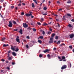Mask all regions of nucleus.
Wrapping results in <instances>:
<instances>
[{
	"label": "nucleus",
	"instance_id": "obj_1",
	"mask_svg": "<svg viewBox=\"0 0 74 74\" xmlns=\"http://www.w3.org/2000/svg\"><path fill=\"white\" fill-rule=\"evenodd\" d=\"M32 12H29V14H25L26 16H31V18H34V16H32L33 15L32 14Z\"/></svg>",
	"mask_w": 74,
	"mask_h": 74
},
{
	"label": "nucleus",
	"instance_id": "obj_2",
	"mask_svg": "<svg viewBox=\"0 0 74 74\" xmlns=\"http://www.w3.org/2000/svg\"><path fill=\"white\" fill-rule=\"evenodd\" d=\"M9 24L8 25V26L9 27H12V23L11 21H10L9 22Z\"/></svg>",
	"mask_w": 74,
	"mask_h": 74
},
{
	"label": "nucleus",
	"instance_id": "obj_3",
	"mask_svg": "<svg viewBox=\"0 0 74 74\" xmlns=\"http://www.w3.org/2000/svg\"><path fill=\"white\" fill-rule=\"evenodd\" d=\"M23 26L24 27L26 28L28 27V25L26 23H23Z\"/></svg>",
	"mask_w": 74,
	"mask_h": 74
},
{
	"label": "nucleus",
	"instance_id": "obj_4",
	"mask_svg": "<svg viewBox=\"0 0 74 74\" xmlns=\"http://www.w3.org/2000/svg\"><path fill=\"white\" fill-rule=\"evenodd\" d=\"M67 68V65H64L63 66H62L61 67L62 70H63V69H65Z\"/></svg>",
	"mask_w": 74,
	"mask_h": 74
},
{
	"label": "nucleus",
	"instance_id": "obj_5",
	"mask_svg": "<svg viewBox=\"0 0 74 74\" xmlns=\"http://www.w3.org/2000/svg\"><path fill=\"white\" fill-rule=\"evenodd\" d=\"M74 34H72L70 35H69V36H70V38H72L74 37Z\"/></svg>",
	"mask_w": 74,
	"mask_h": 74
},
{
	"label": "nucleus",
	"instance_id": "obj_6",
	"mask_svg": "<svg viewBox=\"0 0 74 74\" xmlns=\"http://www.w3.org/2000/svg\"><path fill=\"white\" fill-rule=\"evenodd\" d=\"M16 47V46H14V47H12V46L11 47V49H12L13 51H15V48Z\"/></svg>",
	"mask_w": 74,
	"mask_h": 74
},
{
	"label": "nucleus",
	"instance_id": "obj_7",
	"mask_svg": "<svg viewBox=\"0 0 74 74\" xmlns=\"http://www.w3.org/2000/svg\"><path fill=\"white\" fill-rule=\"evenodd\" d=\"M49 49H46L45 51H43V52H44V53H46V52H49Z\"/></svg>",
	"mask_w": 74,
	"mask_h": 74
},
{
	"label": "nucleus",
	"instance_id": "obj_8",
	"mask_svg": "<svg viewBox=\"0 0 74 74\" xmlns=\"http://www.w3.org/2000/svg\"><path fill=\"white\" fill-rule=\"evenodd\" d=\"M16 41L18 42V43H20V40L19 39H16Z\"/></svg>",
	"mask_w": 74,
	"mask_h": 74
},
{
	"label": "nucleus",
	"instance_id": "obj_9",
	"mask_svg": "<svg viewBox=\"0 0 74 74\" xmlns=\"http://www.w3.org/2000/svg\"><path fill=\"white\" fill-rule=\"evenodd\" d=\"M65 18L66 16H64L63 18H62L63 20H64V21H66V19Z\"/></svg>",
	"mask_w": 74,
	"mask_h": 74
},
{
	"label": "nucleus",
	"instance_id": "obj_10",
	"mask_svg": "<svg viewBox=\"0 0 74 74\" xmlns=\"http://www.w3.org/2000/svg\"><path fill=\"white\" fill-rule=\"evenodd\" d=\"M47 56L48 57V59H51V56H50V55L49 54H48L47 55Z\"/></svg>",
	"mask_w": 74,
	"mask_h": 74
},
{
	"label": "nucleus",
	"instance_id": "obj_11",
	"mask_svg": "<svg viewBox=\"0 0 74 74\" xmlns=\"http://www.w3.org/2000/svg\"><path fill=\"white\" fill-rule=\"evenodd\" d=\"M49 44H50V43H53V40H50L49 41Z\"/></svg>",
	"mask_w": 74,
	"mask_h": 74
},
{
	"label": "nucleus",
	"instance_id": "obj_12",
	"mask_svg": "<svg viewBox=\"0 0 74 74\" xmlns=\"http://www.w3.org/2000/svg\"><path fill=\"white\" fill-rule=\"evenodd\" d=\"M12 55H13V56H16V53L15 52H12Z\"/></svg>",
	"mask_w": 74,
	"mask_h": 74
},
{
	"label": "nucleus",
	"instance_id": "obj_13",
	"mask_svg": "<svg viewBox=\"0 0 74 74\" xmlns=\"http://www.w3.org/2000/svg\"><path fill=\"white\" fill-rule=\"evenodd\" d=\"M19 32L20 34H22V29H20L19 31Z\"/></svg>",
	"mask_w": 74,
	"mask_h": 74
},
{
	"label": "nucleus",
	"instance_id": "obj_14",
	"mask_svg": "<svg viewBox=\"0 0 74 74\" xmlns=\"http://www.w3.org/2000/svg\"><path fill=\"white\" fill-rule=\"evenodd\" d=\"M66 15L68 16H69V17H71V15L70 14H67Z\"/></svg>",
	"mask_w": 74,
	"mask_h": 74
},
{
	"label": "nucleus",
	"instance_id": "obj_15",
	"mask_svg": "<svg viewBox=\"0 0 74 74\" xmlns=\"http://www.w3.org/2000/svg\"><path fill=\"white\" fill-rule=\"evenodd\" d=\"M35 6L34 5V4L33 3H32V7L33 8H34Z\"/></svg>",
	"mask_w": 74,
	"mask_h": 74
},
{
	"label": "nucleus",
	"instance_id": "obj_16",
	"mask_svg": "<svg viewBox=\"0 0 74 74\" xmlns=\"http://www.w3.org/2000/svg\"><path fill=\"white\" fill-rule=\"evenodd\" d=\"M60 40H58V42H57V44L58 45V44H60Z\"/></svg>",
	"mask_w": 74,
	"mask_h": 74
},
{
	"label": "nucleus",
	"instance_id": "obj_17",
	"mask_svg": "<svg viewBox=\"0 0 74 74\" xmlns=\"http://www.w3.org/2000/svg\"><path fill=\"white\" fill-rule=\"evenodd\" d=\"M3 5L4 7H5V6L7 5V3H6V2L4 3L3 4Z\"/></svg>",
	"mask_w": 74,
	"mask_h": 74
},
{
	"label": "nucleus",
	"instance_id": "obj_18",
	"mask_svg": "<svg viewBox=\"0 0 74 74\" xmlns=\"http://www.w3.org/2000/svg\"><path fill=\"white\" fill-rule=\"evenodd\" d=\"M62 45H64V46H65V44L64 43H62V44H61L59 46L61 47L62 46Z\"/></svg>",
	"mask_w": 74,
	"mask_h": 74
},
{
	"label": "nucleus",
	"instance_id": "obj_19",
	"mask_svg": "<svg viewBox=\"0 0 74 74\" xmlns=\"http://www.w3.org/2000/svg\"><path fill=\"white\" fill-rule=\"evenodd\" d=\"M38 42H39V43H40V44H41L42 42V41L40 40H39L38 41Z\"/></svg>",
	"mask_w": 74,
	"mask_h": 74
},
{
	"label": "nucleus",
	"instance_id": "obj_20",
	"mask_svg": "<svg viewBox=\"0 0 74 74\" xmlns=\"http://www.w3.org/2000/svg\"><path fill=\"white\" fill-rule=\"evenodd\" d=\"M47 14L48 13H47V12H46V13L42 14V15H47Z\"/></svg>",
	"mask_w": 74,
	"mask_h": 74
},
{
	"label": "nucleus",
	"instance_id": "obj_21",
	"mask_svg": "<svg viewBox=\"0 0 74 74\" xmlns=\"http://www.w3.org/2000/svg\"><path fill=\"white\" fill-rule=\"evenodd\" d=\"M40 38H41V39H42L43 38H44V37L42 36H39Z\"/></svg>",
	"mask_w": 74,
	"mask_h": 74
},
{
	"label": "nucleus",
	"instance_id": "obj_22",
	"mask_svg": "<svg viewBox=\"0 0 74 74\" xmlns=\"http://www.w3.org/2000/svg\"><path fill=\"white\" fill-rule=\"evenodd\" d=\"M5 37L2 38L1 39L2 41H4V40H5Z\"/></svg>",
	"mask_w": 74,
	"mask_h": 74
},
{
	"label": "nucleus",
	"instance_id": "obj_23",
	"mask_svg": "<svg viewBox=\"0 0 74 74\" xmlns=\"http://www.w3.org/2000/svg\"><path fill=\"white\" fill-rule=\"evenodd\" d=\"M55 36V34H53L52 35L51 37L53 38V37H54V36Z\"/></svg>",
	"mask_w": 74,
	"mask_h": 74
},
{
	"label": "nucleus",
	"instance_id": "obj_24",
	"mask_svg": "<svg viewBox=\"0 0 74 74\" xmlns=\"http://www.w3.org/2000/svg\"><path fill=\"white\" fill-rule=\"evenodd\" d=\"M68 26L69 27H72V25H71V24H69L68 25Z\"/></svg>",
	"mask_w": 74,
	"mask_h": 74
},
{
	"label": "nucleus",
	"instance_id": "obj_25",
	"mask_svg": "<svg viewBox=\"0 0 74 74\" xmlns=\"http://www.w3.org/2000/svg\"><path fill=\"white\" fill-rule=\"evenodd\" d=\"M71 3V1H70V0H69L67 2V3Z\"/></svg>",
	"mask_w": 74,
	"mask_h": 74
},
{
	"label": "nucleus",
	"instance_id": "obj_26",
	"mask_svg": "<svg viewBox=\"0 0 74 74\" xmlns=\"http://www.w3.org/2000/svg\"><path fill=\"white\" fill-rule=\"evenodd\" d=\"M15 51L16 52H18L19 51V49L17 48Z\"/></svg>",
	"mask_w": 74,
	"mask_h": 74
},
{
	"label": "nucleus",
	"instance_id": "obj_27",
	"mask_svg": "<svg viewBox=\"0 0 74 74\" xmlns=\"http://www.w3.org/2000/svg\"><path fill=\"white\" fill-rule=\"evenodd\" d=\"M43 25L44 26H47V25H48V24L44 23H43Z\"/></svg>",
	"mask_w": 74,
	"mask_h": 74
},
{
	"label": "nucleus",
	"instance_id": "obj_28",
	"mask_svg": "<svg viewBox=\"0 0 74 74\" xmlns=\"http://www.w3.org/2000/svg\"><path fill=\"white\" fill-rule=\"evenodd\" d=\"M27 29L28 30H29H29H31V28H30V27H29L28 28H27Z\"/></svg>",
	"mask_w": 74,
	"mask_h": 74
},
{
	"label": "nucleus",
	"instance_id": "obj_29",
	"mask_svg": "<svg viewBox=\"0 0 74 74\" xmlns=\"http://www.w3.org/2000/svg\"><path fill=\"white\" fill-rule=\"evenodd\" d=\"M12 22L14 24H16V22L15 21H13Z\"/></svg>",
	"mask_w": 74,
	"mask_h": 74
},
{
	"label": "nucleus",
	"instance_id": "obj_30",
	"mask_svg": "<svg viewBox=\"0 0 74 74\" xmlns=\"http://www.w3.org/2000/svg\"><path fill=\"white\" fill-rule=\"evenodd\" d=\"M39 57L40 58H42V54H40L39 55Z\"/></svg>",
	"mask_w": 74,
	"mask_h": 74
},
{
	"label": "nucleus",
	"instance_id": "obj_31",
	"mask_svg": "<svg viewBox=\"0 0 74 74\" xmlns=\"http://www.w3.org/2000/svg\"><path fill=\"white\" fill-rule=\"evenodd\" d=\"M32 30H33L34 32H36V29L35 28H33Z\"/></svg>",
	"mask_w": 74,
	"mask_h": 74
},
{
	"label": "nucleus",
	"instance_id": "obj_32",
	"mask_svg": "<svg viewBox=\"0 0 74 74\" xmlns=\"http://www.w3.org/2000/svg\"><path fill=\"white\" fill-rule=\"evenodd\" d=\"M69 48L71 49H72V48H73V47L72 46H69Z\"/></svg>",
	"mask_w": 74,
	"mask_h": 74
},
{
	"label": "nucleus",
	"instance_id": "obj_33",
	"mask_svg": "<svg viewBox=\"0 0 74 74\" xmlns=\"http://www.w3.org/2000/svg\"><path fill=\"white\" fill-rule=\"evenodd\" d=\"M42 34L43 35L45 34V32H44V31H42Z\"/></svg>",
	"mask_w": 74,
	"mask_h": 74
},
{
	"label": "nucleus",
	"instance_id": "obj_34",
	"mask_svg": "<svg viewBox=\"0 0 74 74\" xmlns=\"http://www.w3.org/2000/svg\"><path fill=\"white\" fill-rule=\"evenodd\" d=\"M66 59V58H65V57L64 56H63L62 57V59Z\"/></svg>",
	"mask_w": 74,
	"mask_h": 74
},
{
	"label": "nucleus",
	"instance_id": "obj_35",
	"mask_svg": "<svg viewBox=\"0 0 74 74\" xmlns=\"http://www.w3.org/2000/svg\"><path fill=\"white\" fill-rule=\"evenodd\" d=\"M16 63L14 62H12V65H14V64H15Z\"/></svg>",
	"mask_w": 74,
	"mask_h": 74
},
{
	"label": "nucleus",
	"instance_id": "obj_36",
	"mask_svg": "<svg viewBox=\"0 0 74 74\" xmlns=\"http://www.w3.org/2000/svg\"><path fill=\"white\" fill-rule=\"evenodd\" d=\"M37 23L38 25H41V23L40 22H38Z\"/></svg>",
	"mask_w": 74,
	"mask_h": 74
},
{
	"label": "nucleus",
	"instance_id": "obj_37",
	"mask_svg": "<svg viewBox=\"0 0 74 74\" xmlns=\"http://www.w3.org/2000/svg\"><path fill=\"white\" fill-rule=\"evenodd\" d=\"M7 69H8V70H10V67H7L6 68Z\"/></svg>",
	"mask_w": 74,
	"mask_h": 74
},
{
	"label": "nucleus",
	"instance_id": "obj_38",
	"mask_svg": "<svg viewBox=\"0 0 74 74\" xmlns=\"http://www.w3.org/2000/svg\"><path fill=\"white\" fill-rule=\"evenodd\" d=\"M47 9V8L46 7H44L43 8V9L44 10H46Z\"/></svg>",
	"mask_w": 74,
	"mask_h": 74
},
{
	"label": "nucleus",
	"instance_id": "obj_39",
	"mask_svg": "<svg viewBox=\"0 0 74 74\" xmlns=\"http://www.w3.org/2000/svg\"><path fill=\"white\" fill-rule=\"evenodd\" d=\"M14 31H15V32H17L18 31V29H14Z\"/></svg>",
	"mask_w": 74,
	"mask_h": 74
},
{
	"label": "nucleus",
	"instance_id": "obj_40",
	"mask_svg": "<svg viewBox=\"0 0 74 74\" xmlns=\"http://www.w3.org/2000/svg\"><path fill=\"white\" fill-rule=\"evenodd\" d=\"M55 39H56V40H58V36H56Z\"/></svg>",
	"mask_w": 74,
	"mask_h": 74
},
{
	"label": "nucleus",
	"instance_id": "obj_41",
	"mask_svg": "<svg viewBox=\"0 0 74 74\" xmlns=\"http://www.w3.org/2000/svg\"><path fill=\"white\" fill-rule=\"evenodd\" d=\"M26 47L27 48H29V45H26Z\"/></svg>",
	"mask_w": 74,
	"mask_h": 74
},
{
	"label": "nucleus",
	"instance_id": "obj_42",
	"mask_svg": "<svg viewBox=\"0 0 74 74\" xmlns=\"http://www.w3.org/2000/svg\"><path fill=\"white\" fill-rule=\"evenodd\" d=\"M62 9L60 8L58 10V11H62Z\"/></svg>",
	"mask_w": 74,
	"mask_h": 74
},
{
	"label": "nucleus",
	"instance_id": "obj_43",
	"mask_svg": "<svg viewBox=\"0 0 74 74\" xmlns=\"http://www.w3.org/2000/svg\"><path fill=\"white\" fill-rule=\"evenodd\" d=\"M47 34H51V32H48Z\"/></svg>",
	"mask_w": 74,
	"mask_h": 74
},
{
	"label": "nucleus",
	"instance_id": "obj_44",
	"mask_svg": "<svg viewBox=\"0 0 74 74\" xmlns=\"http://www.w3.org/2000/svg\"><path fill=\"white\" fill-rule=\"evenodd\" d=\"M14 8V6H11V8Z\"/></svg>",
	"mask_w": 74,
	"mask_h": 74
},
{
	"label": "nucleus",
	"instance_id": "obj_45",
	"mask_svg": "<svg viewBox=\"0 0 74 74\" xmlns=\"http://www.w3.org/2000/svg\"><path fill=\"white\" fill-rule=\"evenodd\" d=\"M1 61H2V62H4V61H5V60L3 59H2L1 60Z\"/></svg>",
	"mask_w": 74,
	"mask_h": 74
},
{
	"label": "nucleus",
	"instance_id": "obj_46",
	"mask_svg": "<svg viewBox=\"0 0 74 74\" xmlns=\"http://www.w3.org/2000/svg\"><path fill=\"white\" fill-rule=\"evenodd\" d=\"M49 29L50 31H51V32H52V29H51V28H49Z\"/></svg>",
	"mask_w": 74,
	"mask_h": 74
},
{
	"label": "nucleus",
	"instance_id": "obj_47",
	"mask_svg": "<svg viewBox=\"0 0 74 74\" xmlns=\"http://www.w3.org/2000/svg\"><path fill=\"white\" fill-rule=\"evenodd\" d=\"M4 1V0H0V2H3Z\"/></svg>",
	"mask_w": 74,
	"mask_h": 74
},
{
	"label": "nucleus",
	"instance_id": "obj_48",
	"mask_svg": "<svg viewBox=\"0 0 74 74\" xmlns=\"http://www.w3.org/2000/svg\"><path fill=\"white\" fill-rule=\"evenodd\" d=\"M27 38L28 39H30V37H29V36H27Z\"/></svg>",
	"mask_w": 74,
	"mask_h": 74
},
{
	"label": "nucleus",
	"instance_id": "obj_49",
	"mask_svg": "<svg viewBox=\"0 0 74 74\" xmlns=\"http://www.w3.org/2000/svg\"><path fill=\"white\" fill-rule=\"evenodd\" d=\"M12 59V58H11V57H9V58H8V60H11Z\"/></svg>",
	"mask_w": 74,
	"mask_h": 74
},
{
	"label": "nucleus",
	"instance_id": "obj_50",
	"mask_svg": "<svg viewBox=\"0 0 74 74\" xmlns=\"http://www.w3.org/2000/svg\"><path fill=\"white\" fill-rule=\"evenodd\" d=\"M50 40H53V38H51L50 39Z\"/></svg>",
	"mask_w": 74,
	"mask_h": 74
},
{
	"label": "nucleus",
	"instance_id": "obj_51",
	"mask_svg": "<svg viewBox=\"0 0 74 74\" xmlns=\"http://www.w3.org/2000/svg\"><path fill=\"white\" fill-rule=\"evenodd\" d=\"M71 21H72V22H74V19H72L71 20Z\"/></svg>",
	"mask_w": 74,
	"mask_h": 74
},
{
	"label": "nucleus",
	"instance_id": "obj_52",
	"mask_svg": "<svg viewBox=\"0 0 74 74\" xmlns=\"http://www.w3.org/2000/svg\"><path fill=\"white\" fill-rule=\"evenodd\" d=\"M21 15H24V14H25V13H24V12H22L21 13Z\"/></svg>",
	"mask_w": 74,
	"mask_h": 74
},
{
	"label": "nucleus",
	"instance_id": "obj_53",
	"mask_svg": "<svg viewBox=\"0 0 74 74\" xmlns=\"http://www.w3.org/2000/svg\"><path fill=\"white\" fill-rule=\"evenodd\" d=\"M19 37L18 36H17L16 37V39H19Z\"/></svg>",
	"mask_w": 74,
	"mask_h": 74
},
{
	"label": "nucleus",
	"instance_id": "obj_54",
	"mask_svg": "<svg viewBox=\"0 0 74 74\" xmlns=\"http://www.w3.org/2000/svg\"><path fill=\"white\" fill-rule=\"evenodd\" d=\"M3 47H6V45H5V44H4L3 45Z\"/></svg>",
	"mask_w": 74,
	"mask_h": 74
},
{
	"label": "nucleus",
	"instance_id": "obj_55",
	"mask_svg": "<svg viewBox=\"0 0 74 74\" xmlns=\"http://www.w3.org/2000/svg\"><path fill=\"white\" fill-rule=\"evenodd\" d=\"M18 6H21V4L19 3L18 5Z\"/></svg>",
	"mask_w": 74,
	"mask_h": 74
},
{
	"label": "nucleus",
	"instance_id": "obj_56",
	"mask_svg": "<svg viewBox=\"0 0 74 74\" xmlns=\"http://www.w3.org/2000/svg\"><path fill=\"white\" fill-rule=\"evenodd\" d=\"M42 3H44V2H45V0H42Z\"/></svg>",
	"mask_w": 74,
	"mask_h": 74
},
{
	"label": "nucleus",
	"instance_id": "obj_57",
	"mask_svg": "<svg viewBox=\"0 0 74 74\" xmlns=\"http://www.w3.org/2000/svg\"><path fill=\"white\" fill-rule=\"evenodd\" d=\"M53 50H56V48L54 47L53 49Z\"/></svg>",
	"mask_w": 74,
	"mask_h": 74
},
{
	"label": "nucleus",
	"instance_id": "obj_58",
	"mask_svg": "<svg viewBox=\"0 0 74 74\" xmlns=\"http://www.w3.org/2000/svg\"><path fill=\"white\" fill-rule=\"evenodd\" d=\"M57 24L58 25V27H60V24H59V23H57Z\"/></svg>",
	"mask_w": 74,
	"mask_h": 74
},
{
	"label": "nucleus",
	"instance_id": "obj_59",
	"mask_svg": "<svg viewBox=\"0 0 74 74\" xmlns=\"http://www.w3.org/2000/svg\"><path fill=\"white\" fill-rule=\"evenodd\" d=\"M8 57H10V53H8Z\"/></svg>",
	"mask_w": 74,
	"mask_h": 74
},
{
	"label": "nucleus",
	"instance_id": "obj_60",
	"mask_svg": "<svg viewBox=\"0 0 74 74\" xmlns=\"http://www.w3.org/2000/svg\"><path fill=\"white\" fill-rule=\"evenodd\" d=\"M41 20H42V21H44V18H41Z\"/></svg>",
	"mask_w": 74,
	"mask_h": 74
},
{
	"label": "nucleus",
	"instance_id": "obj_61",
	"mask_svg": "<svg viewBox=\"0 0 74 74\" xmlns=\"http://www.w3.org/2000/svg\"><path fill=\"white\" fill-rule=\"evenodd\" d=\"M8 61H6V63H8Z\"/></svg>",
	"mask_w": 74,
	"mask_h": 74
},
{
	"label": "nucleus",
	"instance_id": "obj_62",
	"mask_svg": "<svg viewBox=\"0 0 74 74\" xmlns=\"http://www.w3.org/2000/svg\"><path fill=\"white\" fill-rule=\"evenodd\" d=\"M57 3L58 4H60V2L59 1H57Z\"/></svg>",
	"mask_w": 74,
	"mask_h": 74
},
{
	"label": "nucleus",
	"instance_id": "obj_63",
	"mask_svg": "<svg viewBox=\"0 0 74 74\" xmlns=\"http://www.w3.org/2000/svg\"><path fill=\"white\" fill-rule=\"evenodd\" d=\"M22 4H23V5H25V3H22Z\"/></svg>",
	"mask_w": 74,
	"mask_h": 74
},
{
	"label": "nucleus",
	"instance_id": "obj_64",
	"mask_svg": "<svg viewBox=\"0 0 74 74\" xmlns=\"http://www.w3.org/2000/svg\"><path fill=\"white\" fill-rule=\"evenodd\" d=\"M35 3H36V4H38V3H37V1H35L34 2Z\"/></svg>",
	"mask_w": 74,
	"mask_h": 74
}]
</instances>
